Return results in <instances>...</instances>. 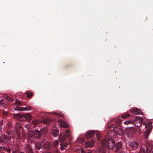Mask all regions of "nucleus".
I'll use <instances>...</instances> for the list:
<instances>
[{
    "label": "nucleus",
    "instance_id": "1",
    "mask_svg": "<svg viewBox=\"0 0 153 153\" xmlns=\"http://www.w3.org/2000/svg\"><path fill=\"white\" fill-rule=\"evenodd\" d=\"M48 132V129L46 127L42 129L40 132H38V131L35 130L33 131H29L27 132V139L31 143H33L36 138L38 137L41 135L42 134L45 135Z\"/></svg>",
    "mask_w": 153,
    "mask_h": 153
},
{
    "label": "nucleus",
    "instance_id": "2",
    "mask_svg": "<svg viewBox=\"0 0 153 153\" xmlns=\"http://www.w3.org/2000/svg\"><path fill=\"white\" fill-rule=\"evenodd\" d=\"M108 129L110 130L108 133V135L110 137H114L117 133L119 135H121L123 134V130L119 127L115 126L114 127L110 126L108 127Z\"/></svg>",
    "mask_w": 153,
    "mask_h": 153
},
{
    "label": "nucleus",
    "instance_id": "3",
    "mask_svg": "<svg viewBox=\"0 0 153 153\" xmlns=\"http://www.w3.org/2000/svg\"><path fill=\"white\" fill-rule=\"evenodd\" d=\"M8 136L6 135H2L0 137V140L3 143H8L10 141V138H13L14 134L7 132Z\"/></svg>",
    "mask_w": 153,
    "mask_h": 153
},
{
    "label": "nucleus",
    "instance_id": "4",
    "mask_svg": "<svg viewBox=\"0 0 153 153\" xmlns=\"http://www.w3.org/2000/svg\"><path fill=\"white\" fill-rule=\"evenodd\" d=\"M152 123L151 122L146 123L145 127L146 128V130L145 131L144 134V137L145 138H147L148 136L152 130Z\"/></svg>",
    "mask_w": 153,
    "mask_h": 153
},
{
    "label": "nucleus",
    "instance_id": "5",
    "mask_svg": "<svg viewBox=\"0 0 153 153\" xmlns=\"http://www.w3.org/2000/svg\"><path fill=\"white\" fill-rule=\"evenodd\" d=\"M125 131L127 136L128 137H131L136 131V130L134 128L131 127L126 128Z\"/></svg>",
    "mask_w": 153,
    "mask_h": 153
},
{
    "label": "nucleus",
    "instance_id": "6",
    "mask_svg": "<svg viewBox=\"0 0 153 153\" xmlns=\"http://www.w3.org/2000/svg\"><path fill=\"white\" fill-rule=\"evenodd\" d=\"M38 123L39 121L38 120H32L31 123H29L26 124L25 125V127L27 128L28 131V132H29V131H32L30 130V129L34 127L35 125L37 124Z\"/></svg>",
    "mask_w": 153,
    "mask_h": 153
},
{
    "label": "nucleus",
    "instance_id": "7",
    "mask_svg": "<svg viewBox=\"0 0 153 153\" xmlns=\"http://www.w3.org/2000/svg\"><path fill=\"white\" fill-rule=\"evenodd\" d=\"M106 143L107 147L109 149H113L115 146V140L112 138L108 139Z\"/></svg>",
    "mask_w": 153,
    "mask_h": 153
},
{
    "label": "nucleus",
    "instance_id": "8",
    "mask_svg": "<svg viewBox=\"0 0 153 153\" xmlns=\"http://www.w3.org/2000/svg\"><path fill=\"white\" fill-rule=\"evenodd\" d=\"M143 119L140 117H135L134 123L135 126L137 127H139L142 124Z\"/></svg>",
    "mask_w": 153,
    "mask_h": 153
},
{
    "label": "nucleus",
    "instance_id": "9",
    "mask_svg": "<svg viewBox=\"0 0 153 153\" xmlns=\"http://www.w3.org/2000/svg\"><path fill=\"white\" fill-rule=\"evenodd\" d=\"M13 117L17 120L21 121L25 120L24 114L23 115H22L19 114H15L13 115Z\"/></svg>",
    "mask_w": 153,
    "mask_h": 153
},
{
    "label": "nucleus",
    "instance_id": "10",
    "mask_svg": "<svg viewBox=\"0 0 153 153\" xmlns=\"http://www.w3.org/2000/svg\"><path fill=\"white\" fill-rule=\"evenodd\" d=\"M58 122L60 125V126L61 127L67 128L69 126L68 124L63 120H58Z\"/></svg>",
    "mask_w": 153,
    "mask_h": 153
},
{
    "label": "nucleus",
    "instance_id": "11",
    "mask_svg": "<svg viewBox=\"0 0 153 153\" xmlns=\"http://www.w3.org/2000/svg\"><path fill=\"white\" fill-rule=\"evenodd\" d=\"M31 109V107L29 106H27L25 107H17L15 108V110H19L20 111L30 110Z\"/></svg>",
    "mask_w": 153,
    "mask_h": 153
},
{
    "label": "nucleus",
    "instance_id": "12",
    "mask_svg": "<svg viewBox=\"0 0 153 153\" xmlns=\"http://www.w3.org/2000/svg\"><path fill=\"white\" fill-rule=\"evenodd\" d=\"M15 127V131L16 133V135H17V137H18V138H19L18 131L19 130H20L21 128V126H20V124L18 123H17L16 124Z\"/></svg>",
    "mask_w": 153,
    "mask_h": 153
},
{
    "label": "nucleus",
    "instance_id": "13",
    "mask_svg": "<svg viewBox=\"0 0 153 153\" xmlns=\"http://www.w3.org/2000/svg\"><path fill=\"white\" fill-rule=\"evenodd\" d=\"M94 142L93 141H88L86 142L85 143V146L86 147H92L94 145Z\"/></svg>",
    "mask_w": 153,
    "mask_h": 153
},
{
    "label": "nucleus",
    "instance_id": "14",
    "mask_svg": "<svg viewBox=\"0 0 153 153\" xmlns=\"http://www.w3.org/2000/svg\"><path fill=\"white\" fill-rule=\"evenodd\" d=\"M95 131H90L87 132L86 134V137L87 139L90 138L95 134Z\"/></svg>",
    "mask_w": 153,
    "mask_h": 153
},
{
    "label": "nucleus",
    "instance_id": "15",
    "mask_svg": "<svg viewBox=\"0 0 153 153\" xmlns=\"http://www.w3.org/2000/svg\"><path fill=\"white\" fill-rule=\"evenodd\" d=\"M138 144L137 142H132L131 145L132 149L134 150L136 149L138 147Z\"/></svg>",
    "mask_w": 153,
    "mask_h": 153
},
{
    "label": "nucleus",
    "instance_id": "16",
    "mask_svg": "<svg viewBox=\"0 0 153 153\" xmlns=\"http://www.w3.org/2000/svg\"><path fill=\"white\" fill-rule=\"evenodd\" d=\"M59 130L57 128H55L52 130V134L55 137L58 135L59 133Z\"/></svg>",
    "mask_w": 153,
    "mask_h": 153
},
{
    "label": "nucleus",
    "instance_id": "17",
    "mask_svg": "<svg viewBox=\"0 0 153 153\" xmlns=\"http://www.w3.org/2000/svg\"><path fill=\"white\" fill-rule=\"evenodd\" d=\"M133 113L135 114H141L142 112L139 109L137 108H134L133 109Z\"/></svg>",
    "mask_w": 153,
    "mask_h": 153
},
{
    "label": "nucleus",
    "instance_id": "18",
    "mask_svg": "<svg viewBox=\"0 0 153 153\" xmlns=\"http://www.w3.org/2000/svg\"><path fill=\"white\" fill-rule=\"evenodd\" d=\"M25 120H30L32 118V116L29 113L24 114Z\"/></svg>",
    "mask_w": 153,
    "mask_h": 153
},
{
    "label": "nucleus",
    "instance_id": "19",
    "mask_svg": "<svg viewBox=\"0 0 153 153\" xmlns=\"http://www.w3.org/2000/svg\"><path fill=\"white\" fill-rule=\"evenodd\" d=\"M25 150L27 152H28V153H32L31 148L29 145H27L26 146Z\"/></svg>",
    "mask_w": 153,
    "mask_h": 153
},
{
    "label": "nucleus",
    "instance_id": "20",
    "mask_svg": "<svg viewBox=\"0 0 153 153\" xmlns=\"http://www.w3.org/2000/svg\"><path fill=\"white\" fill-rule=\"evenodd\" d=\"M66 138V137L65 136H63L62 135H61L59 137V140L61 142V143L60 144L61 145H62L63 143L62 142V141L65 140Z\"/></svg>",
    "mask_w": 153,
    "mask_h": 153
},
{
    "label": "nucleus",
    "instance_id": "21",
    "mask_svg": "<svg viewBox=\"0 0 153 153\" xmlns=\"http://www.w3.org/2000/svg\"><path fill=\"white\" fill-rule=\"evenodd\" d=\"M65 133L68 137L70 141H71V140L72 137L70 134V132L69 130H67L65 131Z\"/></svg>",
    "mask_w": 153,
    "mask_h": 153
},
{
    "label": "nucleus",
    "instance_id": "22",
    "mask_svg": "<svg viewBox=\"0 0 153 153\" xmlns=\"http://www.w3.org/2000/svg\"><path fill=\"white\" fill-rule=\"evenodd\" d=\"M36 146L38 149H40L42 147V143L41 142H37L35 144Z\"/></svg>",
    "mask_w": 153,
    "mask_h": 153
},
{
    "label": "nucleus",
    "instance_id": "23",
    "mask_svg": "<svg viewBox=\"0 0 153 153\" xmlns=\"http://www.w3.org/2000/svg\"><path fill=\"white\" fill-rule=\"evenodd\" d=\"M138 153H147L146 149L144 147H141Z\"/></svg>",
    "mask_w": 153,
    "mask_h": 153
},
{
    "label": "nucleus",
    "instance_id": "24",
    "mask_svg": "<svg viewBox=\"0 0 153 153\" xmlns=\"http://www.w3.org/2000/svg\"><path fill=\"white\" fill-rule=\"evenodd\" d=\"M15 104H16L17 106H21L22 105V104L20 101H19L17 100H16Z\"/></svg>",
    "mask_w": 153,
    "mask_h": 153
},
{
    "label": "nucleus",
    "instance_id": "25",
    "mask_svg": "<svg viewBox=\"0 0 153 153\" xmlns=\"http://www.w3.org/2000/svg\"><path fill=\"white\" fill-rule=\"evenodd\" d=\"M19 138H18V137H17L16 138H17V139H20V137H21V134H22V136L23 137L25 138V134H24V133L23 132V131H22V133L21 134H19Z\"/></svg>",
    "mask_w": 153,
    "mask_h": 153
},
{
    "label": "nucleus",
    "instance_id": "26",
    "mask_svg": "<svg viewBox=\"0 0 153 153\" xmlns=\"http://www.w3.org/2000/svg\"><path fill=\"white\" fill-rule=\"evenodd\" d=\"M121 147V144L120 143H118L116 145V149L118 150Z\"/></svg>",
    "mask_w": 153,
    "mask_h": 153
},
{
    "label": "nucleus",
    "instance_id": "27",
    "mask_svg": "<svg viewBox=\"0 0 153 153\" xmlns=\"http://www.w3.org/2000/svg\"><path fill=\"white\" fill-rule=\"evenodd\" d=\"M49 143L48 142H47L46 143H44L43 145L44 146L45 148H48L49 146Z\"/></svg>",
    "mask_w": 153,
    "mask_h": 153
},
{
    "label": "nucleus",
    "instance_id": "28",
    "mask_svg": "<svg viewBox=\"0 0 153 153\" xmlns=\"http://www.w3.org/2000/svg\"><path fill=\"white\" fill-rule=\"evenodd\" d=\"M129 116V115L127 114H125L122 116L121 117L122 118H125L126 117Z\"/></svg>",
    "mask_w": 153,
    "mask_h": 153
},
{
    "label": "nucleus",
    "instance_id": "29",
    "mask_svg": "<svg viewBox=\"0 0 153 153\" xmlns=\"http://www.w3.org/2000/svg\"><path fill=\"white\" fill-rule=\"evenodd\" d=\"M44 123H45L49 124L50 123V120L48 119H46L45 120Z\"/></svg>",
    "mask_w": 153,
    "mask_h": 153
},
{
    "label": "nucleus",
    "instance_id": "30",
    "mask_svg": "<svg viewBox=\"0 0 153 153\" xmlns=\"http://www.w3.org/2000/svg\"><path fill=\"white\" fill-rule=\"evenodd\" d=\"M27 96L28 97H30L33 94L31 93L30 92H27Z\"/></svg>",
    "mask_w": 153,
    "mask_h": 153
},
{
    "label": "nucleus",
    "instance_id": "31",
    "mask_svg": "<svg viewBox=\"0 0 153 153\" xmlns=\"http://www.w3.org/2000/svg\"><path fill=\"white\" fill-rule=\"evenodd\" d=\"M7 100L10 102H12L14 101V100H13V99L10 97H8L7 98Z\"/></svg>",
    "mask_w": 153,
    "mask_h": 153
},
{
    "label": "nucleus",
    "instance_id": "32",
    "mask_svg": "<svg viewBox=\"0 0 153 153\" xmlns=\"http://www.w3.org/2000/svg\"><path fill=\"white\" fill-rule=\"evenodd\" d=\"M106 143V141L105 140H102L101 141V143L102 146H104Z\"/></svg>",
    "mask_w": 153,
    "mask_h": 153
},
{
    "label": "nucleus",
    "instance_id": "33",
    "mask_svg": "<svg viewBox=\"0 0 153 153\" xmlns=\"http://www.w3.org/2000/svg\"><path fill=\"white\" fill-rule=\"evenodd\" d=\"M132 121L131 120L126 121L124 122V123H125L126 124H128L130 123Z\"/></svg>",
    "mask_w": 153,
    "mask_h": 153
},
{
    "label": "nucleus",
    "instance_id": "34",
    "mask_svg": "<svg viewBox=\"0 0 153 153\" xmlns=\"http://www.w3.org/2000/svg\"><path fill=\"white\" fill-rule=\"evenodd\" d=\"M58 144V142L57 140H55L53 142V144L55 146H56Z\"/></svg>",
    "mask_w": 153,
    "mask_h": 153
},
{
    "label": "nucleus",
    "instance_id": "35",
    "mask_svg": "<svg viewBox=\"0 0 153 153\" xmlns=\"http://www.w3.org/2000/svg\"><path fill=\"white\" fill-rule=\"evenodd\" d=\"M4 103V100H0V106H1Z\"/></svg>",
    "mask_w": 153,
    "mask_h": 153
},
{
    "label": "nucleus",
    "instance_id": "36",
    "mask_svg": "<svg viewBox=\"0 0 153 153\" xmlns=\"http://www.w3.org/2000/svg\"><path fill=\"white\" fill-rule=\"evenodd\" d=\"M3 114L4 116H6L7 114V113L6 111H3Z\"/></svg>",
    "mask_w": 153,
    "mask_h": 153
},
{
    "label": "nucleus",
    "instance_id": "37",
    "mask_svg": "<svg viewBox=\"0 0 153 153\" xmlns=\"http://www.w3.org/2000/svg\"><path fill=\"white\" fill-rule=\"evenodd\" d=\"M13 143H14L16 145V146L17 145H18V144L19 143V142H17V141H16V142H14V141H13Z\"/></svg>",
    "mask_w": 153,
    "mask_h": 153
},
{
    "label": "nucleus",
    "instance_id": "38",
    "mask_svg": "<svg viewBox=\"0 0 153 153\" xmlns=\"http://www.w3.org/2000/svg\"><path fill=\"white\" fill-rule=\"evenodd\" d=\"M54 114L57 115H58V116H63L62 115V114H56V113H54Z\"/></svg>",
    "mask_w": 153,
    "mask_h": 153
},
{
    "label": "nucleus",
    "instance_id": "39",
    "mask_svg": "<svg viewBox=\"0 0 153 153\" xmlns=\"http://www.w3.org/2000/svg\"><path fill=\"white\" fill-rule=\"evenodd\" d=\"M63 145L64 146V147H67V144H66L63 145V143L62 145H61V146H62Z\"/></svg>",
    "mask_w": 153,
    "mask_h": 153
},
{
    "label": "nucleus",
    "instance_id": "40",
    "mask_svg": "<svg viewBox=\"0 0 153 153\" xmlns=\"http://www.w3.org/2000/svg\"><path fill=\"white\" fill-rule=\"evenodd\" d=\"M81 153H85V151L82 149L81 150Z\"/></svg>",
    "mask_w": 153,
    "mask_h": 153
},
{
    "label": "nucleus",
    "instance_id": "41",
    "mask_svg": "<svg viewBox=\"0 0 153 153\" xmlns=\"http://www.w3.org/2000/svg\"><path fill=\"white\" fill-rule=\"evenodd\" d=\"M96 136H97V137L98 138V139L99 140V138L100 137V135L97 134Z\"/></svg>",
    "mask_w": 153,
    "mask_h": 153
},
{
    "label": "nucleus",
    "instance_id": "42",
    "mask_svg": "<svg viewBox=\"0 0 153 153\" xmlns=\"http://www.w3.org/2000/svg\"><path fill=\"white\" fill-rule=\"evenodd\" d=\"M2 149H3L2 147H1L0 148V151L2 150Z\"/></svg>",
    "mask_w": 153,
    "mask_h": 153
},
{
    "label": "nucleus",
    "instance_id": "43",
    "mask_svg": "<svg viewBox=\"0 0 153 153\" xmlns=\"http://www.w3.org/2000/svg\"><path fill=\"white\" fill-rule=\"evenodd\" d=\"M102 153H106L105 152V151H102Z\"/></svg>",
    "mask_w": 153,
    "mask_h": 153
},
{
    "label": "nucleus",
    "instance_id": "44",
    "mask_svg": "<svg viewBox=\"0 0 153 153\" xmlns=\"http://www.w3.org/2000/svg\"><path fill=\"white\" fill-rule=\"evenodd\" d=\"M61 150H62L63 149V148L61 146Z\"/></svg>",
    "mask_w": 153,
    "mask_h": 153
},
{
    "label": "nucleus",
    "instance_id": "45",
    "mask_svg": "<svg viewBox=\"0 0 153 153\" xmlns=\"http://www.w3.org/2000/svg\"><path fill=\"white\" fill-rule=\"evenodd\" d=\"M1 131V129L0 128V132Z\"/></svg>",
    "mask_w": 153,
    "mask_h": 153
},
{
    "label": "nucleus",
    "instance_id": "46",
    "mask_svg": "<svg viewBox=\"0 0 153 153\" xmlns=\"http://www.w3.org/2000/svg\"><path fill=\"white\" fill-rule=\"evenodd\" d=\"M43 142H44V141H43H43H42V143H43Z\"/></svg>",
    "mask_w": 153,
    "mask_h": 153
},
{
    "label": "nucleus",
    "instance_id": "47",
    "mask_svg": "<svg viewBox=\"0 0 153 153\" xmlns=\"http://www.w3.org/2000/svg\"><path fill=\"white\" fill-rule=\"evenodd\" d=\"M88 153H90V152H89Z\"/></svg>",
    "mask_w": 153,
    "mask_h": 153
},
{
    "label": "nucleus",
    "instance_id": "48",
    "mask_svg": "<svg viewBox=\"0 0 153 153\" xmlns=\"http://www.w3.org/2000/svg\"><path fill=\"white\" fill-rule=\"evenodd\" d=\"M50 153V152H49V153Z\"/></svg>",
    "mask_w": 153,
    "mask_h": 153
}]
</instances>
